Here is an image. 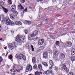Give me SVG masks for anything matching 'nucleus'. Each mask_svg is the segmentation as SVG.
Wrapping results in <instances>:
<instances>
[{
  "instance_id": "64",
  "label": "nucleus",
  "mask_w": 75,
  "mask_h": 75,
  "mask_svg": "<svg viewBox=\"0 0 75 75\" xmlns=\"http://www.w3.org/2000/svg\"><path fill=\"white\" fill-rule=\"evenodd\" d=\"M39 1H40V0H38L37 1V2H39Z\"/></svg>"
},
{
  "instance_id": "29",
  "label": "nucleus",
  "mask_w": 75,
  "mask_h": 75,
  "mask_svg": "<svg viewBox=\"0 0 75 75\" xmlns=\"http://www.w3.org/2000/svg\"><path fill=\"white\" fill-rule=\"evenodd\" d=\"M0 3L1 6L2 8V7H3L2 6H3V5H4V2H3V1H1Z\"/></svg>"
},
{
  "instance_id": "44",
  "label": "nucleus",
  "mask_w": 75,
  "mask_h": 75,
  "mask_svg": "<svg viewBox=\"0 0 75 75\" xmlns=\"http://www.w3.org/2000/svg\"><path fill=\"white\" fill-rule=\"evenodd\" d=\"M69 75H74V73L72 72H70L69 74Z\"/></svg>"
},
{
  "instance_id": "9",
  "label": "nucleus",
  "mask_w": 75,
  "mask_h": 75,
  "mask_svg": "<svg viewBox=\"0 0 75 75\" xmlns=\"http://www.w3.org/2000/svg\"><path fill=\"white\" fill-rule=\"evenodd\" d=\"M62 69L64 72H65L66 71L67 73H68V69L66 67H62Z\"/></svg>"
},
{
  "instance_id": "52",
  "label": "nucleus",
  "mask_w": 75,
  "mask_h": 75,
  "mask_svg": "<svg viewBox=\"0 0 75 75\" xmlns=\"http://www.w3.org/2000/svg\"><path fill=\"white\" fill-rule=\"evenodd\" d=\"M8 54V52H7L6 53V55H5V57H7V55Z\"/></svg>"
},
{
  "instance_id": "58",
  "label": "nucleus",
  "mask_w": 75,
  "mask_h": 75,
  "mask_svg": "<svg viewBox=\"0 0 75 75\" xmlns=\"http://www.w3.org/2000/svg\"><path fill=\"white\" fill-rule=\"evenodd\" d=\"M49 23H50V22H47V23H46V24H49Z\"/></svg>"
},
{
  "instance_id": "14",
  "label": "nucleus",
  "mask_w": 75,
  "mask_h": 75,
  "mask_svg": "<svg viewBox=\"0 0 75 75\" xmlns=\"http://www.w3.org/2000/svg\"><path fill=\"white\" fill-rule=\"evenodd\" d=\"M16 8V6L15 5H12L11 8V11H13V10H15Z\"/></svg>"
},
{
  "instance_id": "11",
  "label": "nucleus",
  "mask_w": 75,
  "mask_h": 75,
  "mask_svg": "<svg viewBox=\"0 0 75 75\" xmlns=\"http://www.w3.org/2000/svg\"><path fill=\"white\" fill-rule=\"evenodd\" d=\"M15 23L16 25H21V22L20 21H16Z\"/></svg>"
},
{
  "instance_id": "2",
  "label": "nucleus",
  "mask_w": 75,
  "mask_h": 75,
  "mask_svg": "<svg viewBox=\"0 0 75 75\" xmlns=\"http://www.w3.org/2000/svg\"><path fill=\"white\" fill-rule=\"evenodd\" d=\"M38 35V31L35 30L33 32V34L29 35L28 36V39L30 41H32L33 39L32 38H33Z\"/></svg>"
},
{
  "instance_id": "57",
  "label": "nucleus",
  "mask_w": 75,
  "mask_h": 75,
  "mask_svg": "<svg viewBox=\"0 0 75 75\" xmlns=\"http://www.w3.org/2000/svg\"><path fill=\"white\" fill-rule=\"evenodd\" d=\"M38 38V37H37L35 38V39H36V40H37L38 39V38Z\"/></svg>"
},
{
  "instance_id": "3",
  "label": "nucleus",
  "mask_w": 75,
  "mask_h": 75,
  "mask_svg": "<svg viewBox=\"0 0 75 75\" xmlns=\"http://www.w3.org/2000/svg\"><path fill=\"white\" fill-rule=\"evenodd\" d=\"M33 70V68L32 67V66L31 65H28L26 67V72H28V71L30 72H31V71Z\"/></svg>"
},
{
  "instance_id": "46",
  "label": "nucleus",
  "mask_w": 75,
  "mask_h": 75,
  "mask_svg": "<svg viewBox=\"0 0 75 75\" xmlns=\"http://www.w3.org/2000/svg\"><path fill=\"white\" fill-rule=\"evenodd\" d=\"M52 66H51V67H49V69H51L52 68Z\"/></svg>"
},
{
  "instance_id": "5",
  "label": "nucleus",
  "mask_w": 75,
  "mask_h": 75,
  "mask_svg": "<svg viewBox=\"0 0 75 75\" xmlns=\"http://www.w3.org/2000/svg\"><path fill=\"white\" fill-rule=\"evenodd\" d=\"M43 57L45 59H47L48 57V53L47 52H44L43 53Z\"/></svg>"
},
{
  "instance_id": "24",
  "label": "nucleus",
  "mask_w": 75,
  "mask_h": 75,
  "mask_svg": "<svg viewBox=\"0 0 75 75\" xmlns=\"http://www.w3.org/2000/svg\"><path fill=\"white\" fill-rule=\"evenodd\" d=\"M58 52L57 51H56L55 52H54V56H58Z\"/></svg>"
},
{
  "instance_id": "20",
  "label": "nucleus",
  "mask_w": 75,
  "mask_h": 75,
  "mask_svg": "<svg viewBox=\"0 0 75 75\" xmlns=\"http://www.w3.org/2000/svg\"><path fill=\"white\" fill-rule=\"evenodd\" d=\"M32 62L33 64H35L36 63V59L35 57H33L32 58Z\"/></svg>"
},
{
  "instance_id": "55",
  "label": "nucleus",
  "mask_w": 75,
  "mask_h": 75,
  "mask_svg": "<svg viewBox=\"0 0 75 75\" xmlns=\"http://www.w3.org/2000/svg\"><path fill=\"white\" fill-rule=\"evenodd\" d=\"M2 55H3V56H4V55H5V53H3L2 54Z\"/></svg>"
},
{
  "instance_id": "22",
  "label": "nucleus",
  "mask_w": 75,
  "mask_h": 75,
  "mask_svg": "<svg viewBox=\"0 0 75 75\" xmlns=\"http://www.w3.org/2000/svg\"><path fill=\"white\" fill-rule=\"evenodd\" d=\"M71 54L72 55H75V49H73V50H72L71 52Z\"/></svg>"
},
{
  "instance_id": "32",
  "label": "nucleus",
  "mask_w": 75,
  "mask_h": 75,
  "mask_svg": "<svg viewBox=\"0 0 75 75\" xmlns=\"http://www.w3.org/2000/svg\"><path fill=\"white\" fill-rule=\"evenodd\" d=\"M55 44L56 45L59 46V41H57L55 43Z\"/></svg>"
},
{
  "instance_id": "16",
  "label": "nucleus",
  "mask_w": 75,
  "mask_h": 75,
  "mask_svg": "<svg viewBox=\"0 0 75 75\" xmlns=\"http://www.w3.org/2000/svg\"><path fill=\"white\" fill-rule=\"evenodd\" d=\"M24 24H26L30 25V24H31V21H25L24 22Z\"/></svg>"
},
{
  "instance_id": "17",
  "label": "nucleus",
  "mask_w": 75,
  "mask_h": 75,
  "mask_svg": "<svg viewBox=\"0 0 75 75\" xmlns=\"http://www.w3.org/2000/svg\"><path fill=\"white\" fill-rule=\"evenodd\" d=\"M38 68L40 71H42V65L41 64H39L38 66Z\"/></svg>"
},
{
  "instance_id": "23",
  "label": "nucleus",
  "mask_w": 75,
  "mask_h": 75,
  "mask_svg": "<svg viewBox=\"0 0 75 75\" xmlns=\"http://www.w3.org/2000/svg\"><path fill=\"white\" fill-rule=\"evenodd\" d=\"M17 67V64H13V71H14V70H15V71H13V72H15V70H16V67Z\"/></svg>"
},
{
  "instance_id": "33",
  "label": "nucleus",
  "mask_w": 75,
  "mask_h": 75,
  "mask_svg": "<svg viewBox=\"0 0 75 75\" xmlns=\"http://www.w3.org/2000/svg\"><path fill=\"white\" fill-rule=\"evenodd\" d=\"M20 1L21 2V3L23 4L25 3V0H20Z\"/></svg>"
},
{
  "instance_id": "31",
  "label": "nucleus",
  "mask_w": 75,
  "mask_h": 75,
  "mask_svg": "<svg viewBox=\"0 0 75 75\" xmlns=\"http://www.w3.org/2000/svg\"><path fill=\"white\" fill-rule=\"evenodd\" d=\"M42 25V23H41L39 25H37V27H41Z\"/></svg>"
},
{
  "instance_id": "4",
  "label": "nucleus",
  "mask_w": 75,
  "mask_h": 75,
  "mask_svg": "<svg viewBox=\"0 0 75 75\" xmlns=\"http://www.w3.org/2000/svg\"><path fill=\"white\" fill-rule=\"evenodd\" d=\"M4 21L7 25H9L10 23L11 22V20L9 18H5L4 19Z\"/></svg>"
},
{
  "instance_id": "7",
  "label": "nucleus",
  "mask_w": 75,
  "mask_h": 75,
  "mask_svg": "<svg viewBox=\"0 0 75 75\" xmlns=\"http://www.w3.org/2000/svg\"><path fill=\"white\" fill-rule=\"evenodd\" d=\"M44 39L40 40L38 42V44L39 45H41L42 44H44Z\"/></svg>"
},
{
  "instance_id": "21",
  "label": "nucleus",
  "mask_w": 75,
  "mask_h": 75,
  "mask_svg": "<svg viewBox=\"0 0 75 75\" xmlns=\"http://www.w3.org/2000/svg\"><path fill=\"white\" fill-rule=\"evenodd\" d=\"M17 14H18V13H17V14L16 15H14V14H11L10 15V17L11 18V19H13L14 18V16H17Z\"/></svg>"
},
{
  "instance_id": "37",
  "label": "nucleus",
  "mask_w": 75,
  "mask_h": 75,
  "mask_svg": "<svg viewBox=\"0 0 75 75\" xmlns=\"http://www.w3.org/2000/svg\"><path fill=\"white\" fill-rule=\"evenodd\" d=\"M71 61H75V57H73L71 58Z\"/></svg>"
},
{
  "instance_id": "6",
  "label": "nucleus",
  "mask_w": 75,
  "mask_h": 75,
  "mask_svg": "<svg viewBox=\"0 0 75 75\" xmlns=\"http://www.w3.org/2000/svg\"><path fill=\"white\" fill-rule=\"evenodd\" d=\"M23 54L22 53H20L19 54L18 56L17 57H17V55L16 56V58H17L18 59H23Z\"/></svg>"
},
{
  "instance_id": "56",
  "label": "nucleus",
  "mask_w": 75,
  "mask_h": 75,
  "mask_svg": "<svg viewBox=\"0 0 75 75\" xmlns=\"http://www.w3.org/2000/svg\"><path fill=\"white\" fill-rule=\"evenodd\" d=\"M29 8H30V9H32V8L31 6H29Z\"/></svg>"
},
{
  "instance_id": "34",
  "label": "nucleus",
  "mask_w": 75,
  "mask_h": 75,
  "mask_svg": "<svg viewBox=\"0 0 75 75\" xmlns=\"http://www.w3.org/2000/svg\"><path fill=\"white\" fill-rule=\"evenodd\" d=\"M24 33L25 34H28V30L26 29H25L24 30Z\"/></svg>"
},
{
  "instance_id": "15",
  "label": "nucleus",
  "mask_w": 75,
  "mask_h": 75,
  "mask_svg": "<svg viewBox=\"0 0 75 75\" xmlns=\"http://www.w3.org/2000/svg\"><path fill=\"white\" fill-rule=\"evenodd\" d=\"M67 47H72V42H68L67 43Z\"/></svg>"
},
{
  "instance_id": "39",
  "label": "nucleus",
  "mask_w": 75,
  "mask_h": 75,
  "mask_svg": "<svg viewBox=\"0 0 75 75\" xmlns=\"http://www.w3.org/2000/svg\"><path fill=\"white\" fill-rule=\"evenodd\" d=\"M31 47L32 49V51H34V48L33 46V45H31Z\"/></svg>"
},
{
  "instance_id": "25",
  "label": "nucleus",
  "mask_w": 75,
  "mask_h": 75,
  "mask_svg": "<svg viewBox=\"0 0 75 75\" xmlns=\"http://www.w3.org/2000/svg\"><path fill=\"white\" fill-rule=\"evenodd\" d=\"M49 63L51 66H54V62H53V61H52V60H51L50 61Z\"/></svg>"
},
{
  "instance_id": "63",
  "label": "nucleus",
  "mask_w": 75,
  "mask_h": 75,
  "mask_svg": "<svg viewBox=\"0 0 75 75\" xmlns=\"http://www.w3.org/2000/svg\"><path fill=\"white\" fill-rule=\"evenodd\" d=\"M49 51H50V52H51V51H52V50H49Z\"/></svg>"
},
{
  "instance_id": "41",
  "label": "nucleus",
  "mask_w": 75,
  "mask_h": 75,
  "mask_svg": "<svg viewBox=\"0 0 75 75\" xmlns=\"http://www.w3.org/2000/svg\"><path fill=\"white\" fill-rule=\"evenodd\" d=\"M2 61H3V59L2 57L0 56V63H1Z\"/></svg>"
},
{
  "instance_id": "28",
  "label": "nucleus",
  "mask_w": 75,
  "mask_h": 75,
  "mask_svg": "<svg viewBox=\"0 0 75 75\" xmlns=\"http://www.w3.org/2000/svg\"><path fill=\"white\" fill-rule=\"evenodd\" d=\"M42 64H43V65H44L45 67H48V64L46 62H44L42 63Z\"/></svg>"
},
{
  "instance_id": "50",
  "label": "nucleus",
  "mask_w": 75,
  "mask_h": 75,
  "mask_svg": "<svg viewBox=\"0 0 75 75\" xmlns=\"http://www.w3.org/2000/svg\"><path fill=\"white\" fill-rule=\"evenodd\" d=\"M53 30V29L52 28H51L50 29V31H52V30Z\"/></svg>"
},
{
  "instance_id": "10",
  "label": "nucleus",
  "mask_w": 75,
  "mask_h": 75,
  "mask_svg": "<svg viewBox=\"0 0 75 75\" xmlns=\"http://www.w3.org/2000/svg\"><path fill=\"white\" fill-rule=\"evenodd\" d=\"M61 65L62 66V68H65L66 67L65 64L64 63V62L63 61L61 62V64L59 65V67H61Z\"/></svg>"
},
{
  "instance_id": "48",
  "label": "nucleus",
  "mask_w": 75,
  "mask_h": 75,
  "mask_svg": "<svg viewBox=\"0 0 75 75\" xmlns=\"http://www.w3.org/2000/svg\"><path fill=\"white\" fill-rule=\"evenodd\" d=\"M28 47H29V46H26V48L27 49H28L29 50H30V49H29V48Z\"/></svg>"
},
{
  "instance_id": "54",
  "label": "nucleus",
  "mask_w": 75,
  "mask_h": 75,
  "mask_svg": "<svg viewBox=\"0 0 75 75\" xmlns=\"http://www.w3.org/2000/svg\"><path fill=\"white\" fill-rule=\"evenodd\" d=\"M39 72V75H40V74H42L41 72Z\"/></svg>"
},
{
  "instance_id": "26",
  "label": "nucleus",
  "mask_w": 75,
  "mask_h": 75,
  "mask_svg": "<svg viewBox=\"0 0 75 75\" xmlns=\"http://www.w3.org/2000/svg\"><path fill=\"white\" fill-rule=\"evenodd\" d=\"M54 69L57 72H58V70H59V69L57 67H54Z\"/></svg>"
},
{
  "instance_id": "12",
  "label": "nucleus",
  "mask_w": 75,
  "mask_h": 75,
  "mask_svg": "<svg viewBox=\"0 0 75 75\" xmlns=\"http://www.w3.org/2000/svg\"><path fill=\"white\" fill-rule=\"evenodd\" d=\"M18 7L19 8H20V10H23L24 8V7L22 6V5L21 4H19V5H18Z\"/></svg>"
},
{
  "instance_id": "45",
  "label": "nucleus",
  "mask_w": 75,
  "mask_h": 75,
  "mask_svg": "<svg viewBox=\"0 0 75 75\" xmlns=\"http://www.w3.org/2000/svg\"><path fill=\"white\" fill-rule=\"evenodd\" d=\"M23 69V67H20L19 69H20L21 71Z\"/></svg>"
},
{
  "instance_id": "30",
  "label": "nucleus",
  "mask_w": 75,
  "mask_h": 75,
  "mask_svg": "<svg viewBox=\"0 0 75 75\" xmlns=\"http://www.w3.org/2000/svg\"><path fill=\"white\" fill-rule=\"evenodd\" d=\"M25 12H27V8L23 10V13L24 14V13H25Z\"/></svg>"
},
{
  "instance_id": "18",
  "label": "nucleus",
  "mask_w": 75,
  "mask_h": 75,
  "mask_svg": "<svg viewBox=\"0 0 75 75\" xmlns=\"http://www.w3.org/2000/svg\"><path fill=\"white\" fill-rule=\"evenodd\" d=\"M45 73L47 75H48V74H50L52 73V71L51 70L50 71L48 70H47V71H46L45 72Z\"/></svg>"
},
{
  "instance_id": "53",
  "label": "nucleus",
  "mask_w": 75,
  "mask_h": 75,
  "mask_svg": "<svg viewBox=\"0 0 75 75\" xmlns=\"http://www.w3.org/2000/svg\"><path fill=\"white\" fill-rule=\"evenodd\" d=\"M66 34H67V33H63L62 34V35H66Z\"/></svg>"
},
{
  "instance_id": "1",
  "label": "nucleus",
  "mask_w": 75,
  "mask_h": 75,
  "mask_svg": "<svg viewBox=\"0 0 75 75\" xmlns=\"http://www.w3.org/2000/svg\"><path fill=\"white\" fill-rule=\"evenodd\" d=\"M17 42H19V44L21 45L22 43H21V40L20 39V35H18L16 37L15 42L8 45V47L9 49L11 50H14V48H17L16 44H17Z\"/></svg>"
},
{
  "instance_id": "40",
  "label": "nucleus",
  "mask_w": 75,
  "mask_h": 75,
  "mask_svg": "<svg viewBox=\"0 0 75 75\" xmlns=\"http://www.w3.org/2000/svg\"><path fill=\"white\" fill-rule=\"evenodd\" d=\"M9 58L10 59H11L12 58H13V56L11 55H10L9 56Z\"/></svg>"
},
{
  "instance_id": "43",
  "label": "nucleus",
  "mask_w": 75,
  "mask_h": 75,
  "mask_svg": "<svg viewBox=\"0 0 75 75\" xmlns=\"http://www.w3.org/2000/svg\"><path fill=\"white\" fill-rule=\"evenodd\" d=\"M16 71L17 72H18L19 73H20V71H21V70L20 69H19L18 70L17 69H16Z\"/></svg>"
},
{
  "instance_id": "59",
  "label": "nucleus",
  "mask_w": 75,
  "mask_h": 75,
  "mask_svg": "<svg viewBox=\"0 0 75 75\" xmlns=\"http://www.w3.org/2000/svg\"><path fill=\"white\" fill-rule=\"evenodd\" d=\"M51 9H49V11H51L52 10H51Z\"/></svg>"
},
{
  "instance_id": "19",
  "label": "nucleus",
  "mask_w": 75,
  "mask_h": 75,
  "mask_svg": "<svg viewBox=\"0 0 75 75\" xmlns=\"http://www.w3.org/2000/svg\"><path fill=\"white\" fill-rule=\"evenodd\" d=\"M60 56L61 57V58L63 59H64L65 58V54H64L63 53H61L60 54Z\"/></svg>"
},
{
  "instance_id": "38",
  "label": "nucleus",
  "mask_w": 75,
  "mask_h": 75,
  "mask_svg": "<svg viewBox=\"0 0 75 75\" xmlns=\"http://www.w3.org/2000/svg\"><path fill=\"white\" fill-rule=\"evenodd\" d=\"M8 3H9L10 4H12V2L11 1V0H9L8 1Z\"/></svg>"
},
{
  "instance_id": "62",
  "label": "nucleus",
  "mask_w": 75,
  "mask_h": 75,
  "mask_svg": "<svg viewBox=\"0 0 75 75\" xmlns=\"http://www.w3.org/2000/svg\"><path fill=\"white\" fill-rule=\"evenodd\" d=\"M3 40V39L2 38H0V40L1 41V40Z\"/></svg>"
},
{
  "instance_id": "36",
  "label": "nucleus",
  "mask_w": 75,
  "mask_h": 75,
  "mask_svg": "<svg viewBox=\"0 0 75 75\" xmlns=\"http://www.w3.org/2000/svg\"><path fill=\"white\" fill-rule=\"evenodd\" d=\"M33 69H37V65L35 64V65L33 66Z\"/></svg>"
},
{
  "instance_id": "60",
  "label": "nucleus",
  "mask_w": 75,
  "mask_h": 75,
  "mask_svg": "<svg viewBox=\"0 0 75 75\" xmlns=\"http://www.w3.org/2000/svg\"><path fill=\"white\" fill-rule=\"evenodd\" d=\"M4 49H5V50H6V49H7V47H4Z\"/></svg>"
},
{
  "instance_id": "13",
  "label": "nucleus",
  "mask_w": 75,
  "mask_h": 75,
  "mask_svg": "<svg viewBox=\"0 0 75 75\" xmlns=\"http://www.w3.org/2000/svg\"><path fill=\"white\" fill-rule=\"evenodd\" d=\"M2 10L4 11L5 13H8V9H7L2 6Z\"/></svg>"
},
{
  "instance_id": "49",
  "label": "nucleus",
  "mask_w": 75,
  "mask_h": 75,
  "mask_svg": "<svg viewBox=\"0 0 75 75\" xmlns=\"http://www.w3.org/2000/svg\"><path fill=\"white\" fill-rule=\"evenodd\" d=\"M1 30V25H0V31Z\"/></svg>"
},
{
  "instance_id": "27",
  "label": "nucleus",
  "mask_w": 75,
  "mask_h": 75,
  "mask_svg": "<svg viewBox=\"0 0 75 75\" xmlns=\"http://www.w3.org/2000/svg\"><path fill=\"white\" fill-rule=\"evenodd\" d=\"M9 25H14V23L13 21L11 22H11L9 23Z\"/></svg>"
},
{
  "instance_id": "42",
  "label": "nucleus",
  "mask_w": 75,
  "mask_h": 75,
  "mask_svg": "<svg viewBox=\"0 0 75 75\" xmlns=\"http://www.w3.org/2000/svg\"><path fill=\"white\" fill-rule=\"evenodd\" d=\"M22 58L24 60H25L26 58V57H25V56H24L23 55L22 56Z\"/></svg>"
},
{
  "instance_id": "35",
  "label": "nucleus",
  "mask_w": 75,
  "mask_h": 75,
  "mask_svg": "<svg viewBox=\"0 0 75 75\" xmlns=\"http://www.w3.org/2000/svg\"><path fill=\"white\" fill-rule=\"evenodd\" d=\"M35 75H40L38 71H36L35 73Z\"/></svg>"
},
{
  "instance_id": "8",
  "label": "nucleus",
  "mask_w": 75,
  "mask_h": 75,
  "mask_svg": "<svg viewBox=\"0 0 75 75\" xmlns=\"http://www.w3.org/2000/svg\"><path fill=\"white\" fill-rule=\"evenodd\" d=\"M24 37H25V36H21L20 35L19 38L21 40L23 41V42H25V38H24Z\"/></svg>"
},
{
  "instance_id": "51",
  "label": "nucleus",
  "mask_w": 75,
  "mask_h": 75,
  "mask_svg": "<svg viewBox=\"0 0 75 75\" xmlns=\"http://www.w3.org/2000/svg\"><path fill=\"white\" fill-rule=\"evenodd\" d=\"M57 31H55L54 33V34H57Z\"/></svg>"
},
{
  "instance_id": "47",
  "label": "nucleus",
  "mask_w": 75,
  "mask_h": 75,
  "mask_svg": "<svg viewBox=\"0 0 75 75\" xmlns=\"http://www.w3.org/2000/svg\"><path fill=\"white\" fill-rule=\"evenodd\" d=\"M14 31L13 30H11V33L12 34H14Z\"/></svg>"
},
{
  "instance_id": "61",
  "label": "nucleus",
  "mask_w": 75,
  "mask_h": 75,
  "mask_svg": "<svg viewBox=\"0 0 75 75\" xmlns=\"http://www.w3.org/2000/svg\"><path fill=\"white\" fill-rule=\"evenodd\" d=\"M40 1H42L44 0H39Z\"/></svg>"
}]
</instances>
